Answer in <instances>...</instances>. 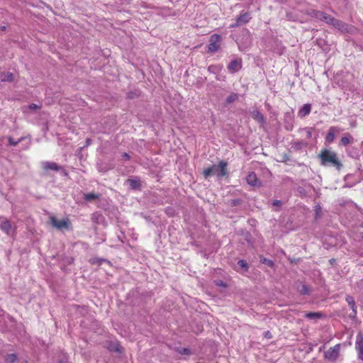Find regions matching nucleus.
I'll return each instance as SVG.
<instances>
[{
	"label": "nucleus",
	"mask_w": 363,
	"mask_h": 363,
	"mask_svg": "<svg viewBox=\"0 0 363 363\" xmlns=\"http://www.w3.org/2000/svg\"><path fill=\"white\" fill-rule=\"evenodd\" d=\"M122 157H123L124 160H130V155H129L128 153H126V152H124V153L122 155Z\"/></svg>",
	"instance_id": "obj_38"
},
{
	"label": "nucleus",
	"mask_w": 363,
	"mask_h": 363,
	"mask_svg": "<svg viewBox=\"0 0 363 363\" xmlns=\"http://www.w3.org/2000/svg\"><path fill=\"white\" fill-rule=\"evenodd\" d=\"M281 204H282V202L280 200H274L272 202V206L278 207V208H280Z\"/></svg>",
	"instance_id": "obj_34"
},
{
	"label": "nucleus",
	"mask_w": 363,
	"mask_h": 363,
	"mask_svg": "<svg viewBox=\"0 0 363 363\" xmlns=\"http://www.w3.org/2000/svg\"><path fill=\"white\" fill-rule=\"evenodd\" d=\"M98 169L99 171L101 172H106L108 170V168L106 167H103L102 165H99Z\"/></svg>",
	"instance_id": "obj_35"
},
{
	"label": "nucleus",
	"mask_w": 363,
	"mask_h": 363,
	"mask_svg": "<svg viewBox=\"0 0 363 363\" xmlns=\"http://www.w3.org/2000/svg\"><path fill=\"white\" fill-rule=\"evenodd\" d=\"M345 300L348 303L349 306L352 309V313L350 314V318L352 319H355L357 317V306L355 304V301L352 296L350 295H347Z\"/></svg>",
	"instance_id": "obj_11"
},
{
	"label": "nucleus",
	"mask_w": 363,
	"mask_h": 363,
	"mask_svg": "<svg viewBox=\"0 0 363 363\" xmlns=\"http://www.w3.org/2000/svg\"><path fill=\"white\" fill-rule=\"evenodd\" d=\"M289 128H290V130H292V128H290V126H288L287 130H289Z\"/></svg>",
	"instance_id": "obj_46"
},
{
	"label": "nucleus",
	"mask_w": 363,
	"mask_h": 363,
	"mask_svg": "<svg viewBox=\"0 0 363 363\" xmlns=\"http://www.w3.org/2000/svg\"><path fill=\"white\" fill-rule=\"evenodd\" d=\"M311 105L310 104H306L298 111V116L300 118H304L311 113Z\"/></svg>",
	"instance_id": "obj_19"
},
{
	"label": "nucleus",
	"mask_w": 363,
	"mask_h": 363,
	"mask_svg": "<svg viewBox=\"0 0 363 363\" xmlns=\"http://www.w3.org/2000/svg\"><path fill=\"white\" fill-rule=\"evenodd\" d=\"M260 262L262 264H264L271 268H273L274 267V262L272 259H269L265 257H262Z\"/></svg>",
	"instance_id": "obj_29"
},
{
	"label": "nucleus",
	"mask_w": 363,
	"mask_h": 363,
	"mask_svg": "<svg viewBox=\"0 0 363 363\" xmlns=\"http://www.w3.org/2000/svg\"><path fill=\"white\" fill-rule=\"evenodd\" d=\"M216 284L219 286H226V284L224 283V281L221 280H218L216 281Z\"/></svg>",
	"instance_id": "obj_36"
},
{
	"label": "nucleus",
	"mask_w": 363,
	"mask_h": 363,
	"mask_svg": "<svg viewBox=\"0 0 363 363\" xmlns=\"http://www.w3.org/2000/svg\"><path fill=\"white\" fill-rule=\"evenodd\" d=\"M251 19L250 13L248 12H242L237 18V25H244L247 23Z\"/></svg>",
	"instance_id": "obj_16"
},
{
	"label": "nucleus",
	"mask_w": 363,
	"mask_h": 363,
	"mask_svg": "<svg viewBox=\"0 0 363 363\" xmlns=\"http://www.w3.org/2000/svg\"><path fill=\"white\" fill-rule=\"evenodd\" d=\"M4 360L6 363H14L18 361V357L16 354H8L5 356Z\"/></svg>",
	"instance_id": "obj_24"
},
{
	"label": "nucleus",
	"mask_w": 363,
	"mask_h": 363,
	"mask_svg": "<svg viewBox=\"0 0 363 363\" xmlns=\"http://www.w3.org/2000/svg\"><path fill=\"white\" fill-rule=\"evenodd\" d=\"M1 82H12L13 80V74L11 72H2L0 74Z\"/></svg>",
	"instance_id": "obj_21"
},
{
	"label": "nucleus",
	"mask_w": 363,
	"mask_h": 363,
	"mask_svg": "<svg viewBox=\"0 0 363 363\" xmlns=\"http://www.w3.org/2000/svg\"><path fill=\"white\" fill-rule=\"evenodd\" d=\"M22 140H23V138H21L18 140L16 141L13 138L9 137V144L10 145L16 146Z\"/></svg>",
	"instance_id": "obj_33"
},
{
	"label": "nucleus",
	"mask_w": 363,
	"mask_h": 363,
	"mask_svg": "<svg viewBox=\"0 0 363 363\" xmlns=\"http://www.w3.org/2000/svg\"><path fill=\"white\" fill-rule=\"evenodd\" d=\"M0 229L8 236H12L16 231L15 225L5 217H0Z\"/></svg>",
	"instance_id": "obj_3"
},
{
	"label": "nucleus",
	"mask_w": 363,
	"mask_h": 363,
	"mask_svg": "<svg viewBox=\"0 0 363 363\" xmlns=\"http://www.w3.org/2000/svg\"><path fill=\"white\" fill-rule=\"evenodd\" d=\"M126 182L133 190H140L141 189V183L139 178L128 179Z\"/></svg>",
	"instance_id": "obj_18"
},
{
	"label": "nucleus",
	"mask_w": 363,
	"mask_h": 363,
	"mask_svg": "<svg viewBox=\"0 0 363 363\" xmlns=\"http://www.w3.org/2000/svg\"><path fill=\"white\" fill-rule=\"evenodd\" d=\"M216 69V66H214V65H211V66H209V67H208V71L209 72H213V73H214V72H215Z\"/></svg>",
	"instance_id": "obj_37"
},
{
	"label": "nucleus",
	"mask_w": 363,
	"mask_h": 363,
	"mask_svg": "<svg viewBox=\"0 0 363 363\" xmlns=\"http://www.w3.org/2000/svg\"><path fill=\"white\" fill-rule=\"evenodd\" d=\"M342 129L337 126L330 127L328 132L325 138V142L328 143H333L335 138V133H338Z\"/></svg>",
	"instance_id": "obj_10"
},
{
	"label": "nucleus",
	"mask_w": 363,
	"mask_h": 363,
	"mask_svg": "<svg viewBox=\"0 0 363 363\" xmlns=\"http://www.w3.org/2000/svg\"><path fill=\"white\" fill-rule=\"evenodd\" d=\"M227 162L220 161L218 165H213L203 170V174L206 178L211 177L213 174H217L219 177H223L227 175Z\"/></svg>",
	"instance_id": "obj_2"
},
{
	"label": "nucleus",
	"mask_w": 363,
	"mask_h": 363,
	"mask_svg": "<svg viewBox=\"0 0 363 363\" xmlns=\"http://www.w3.org/2000/svg\"><path fill=\"white\" fill-rule=\"evenodd\" d=\"M264 337H267V338H271L272 337V335H271V333L269 331H267L264 333Z\"/></svg>",
	"instance_id": "obj_41"
},
{
	"label": "nucleus",
	"mask_w": 363,
	"mask_h": 363,
	"mask_svg": "<svg viewBox=\"0 0 363 363\" xmlns=\"http://www.w3.org/2000/svg\"><path fill=\"white\" fill-rule=\"evenodd\" d=\"M221 37L220 35L218 34H213L211 36L209 44L208 45V50L207 52L208 53H214L217 52L220 47V43Z\"/></svg>",
	"instance_id": "obj_4"
},
{
	"label": "nucleus",
	"mask_w": 363,
	"mask_h": 363,
	"mask_svg": "<svg viewBox=\"0 0 363 363\" xmlns=\"http://www.w3.org/2000/svg\"><path fill=\"white\" fill-rule=\"evenodd\" d=\"M99 198V194L95 193H88L84 195V199L86 201H91Z\"/></svg>",
	"instance_id": "obj_25"
},
{
	"label": "nucleus",
	"mask_w": 363,
	"mask_h": 363,
	"mask_svg": "<svg viewBox=\"0 0 363 363\" xmlns=\"http://www.w3.org/2000/svg\"><path fill=\"white\" fill-rule=\"evenodd\" d=\"M238 265L241 268H245V270H247L249 267L247 262L244 259H240L238 262Z\"/></svg>",
	"instance_id": "obj_32"
},
{
	"label": "nucleus",
	"mask_w": 363,
	"mask_h": 363,
	"mask_svg": "<svg viewBox=\"0 0 363 363\" xmlns=\"http://www.w3.org/2000/svg\"><path fill=\"white\" fill-rule=\"evenodd\" d=\"M242 203V201L240 199H232L229 201V205L230 206H240L241 205Z\"/></svg>",
	"instance_id": "obj_30"
},
{
	"label": "nucleus",
	"mask_w": 363,
	"mask_h": 363,
	"mask_svg": "<svg viewBox=\"0 0 363 363\" xmlns=\"http://www.w3.org/2000/svg\"><path fill=\"white\" fill-rule=\"evenodd\" d=\"M289 128H290V130H292V128H290V126H288L287 130H289Z\"/></svg>",
	"instance_id": "obj_47"
},
{
	"label": "nucleus",
	"mask_w": 363,
	"mask_h": 363,
	"mask_svg": "<svg viewBox=\"0 0 363 363\" xmlns=\"http://www.w3.org/2000/svg\"><path fill=\"white\" fill-rule=\"evenodd\" d=\"M323 317V314L319 312H308L305 314V318L309 320L318 319Z\"/></svg>",
	"instance_id": "obj_23"
},
{
	"label": "nucleus",
	"mask_w": 363,
	"mask_h": 363,
	"mask_svg": "<svg viewBox=\"0 0 363 363\" xmlns=\"http://www.w3.org/2000/svg\"><path fill=\"white\" fill-rule=\"evenodd\" d=\"M354 142V138L350 133H345L340 140L339 145L347 147L348 145L353 144Z\"/></svg>",
	"instance_id": "obj_12"
},
{
	"label": "nucleus",
	"mask_w": 363,
	"mask_h": 363,
	"mask_svg": "<svg viewBox=\"0 0 363 363\" xmlns=\"http://www.w3.org/2000/svg\"><path fill=\"white\" fill-rule=\"evenodd\" d=\"M311 292L310 289L306 284H301L299 288V293L301 295H309Z\"/></svg>",
	"instance_id": "obj_27"
},
{
	"label": "nucleus",
	"mask_w": 363,
	"mask_h": 363,
	"mask_svg": "<svg viewBox=\"0 0 363 363\" xmlns=\"http://www.w3.org/2000/svg\"><path fill=\"white\" fill-rule=\"evenodd\" d=\"M28 108H29L30 109H33V110H34V109H37V108H38V105H36V104H30V105L28 106Z\"/></svg>",
	"instance_id": "obj_39"
},
{
	"label": "nucleus",
	"mask_w": 363,
	"mask_h": 363,
	"mask_svg": "<svg viewBox=\"0 0 363 363\" xmlns=\"http://www.w3.org/2000/svg\"><path fill=\"white\" fill-rule=\"evenodd\" d=\"M307 145L308 143L306 142H304L303 140H298L292 143V148H294L295 150H300L303 147H307Z\"/></svg>",
	"instance_id": "obj_22"
},
{
	"label": "nucleus",
	"mask_w": 363,
	"mask_h": 363,
	"mask_svg": "<svg viewBox=\"0 0 363 363\" xmlns=\"http://www.w3.org/2000/svg\"><path fill=\"white\" fill-rule=\"evenodd\" d=\"M238 99V95L236 93H232L225 99V104H230Z\"/></svg>",
	"instance_id": "obj_26"
},
{
	"label": "nucleus",
	"mask_w": 363,
	"mask_h": 363,
	"mask_svg": "<svg viewBox=\"0 0 363 363\" xmlns=\"http://www.w3.org/2000/svg\"><path fill=\"white\" fill-rule=\"evenodd\" d=\"M61 170H62V174L65 176H67L68 175V172L63 167H62V169H61Z\"/></svg>",
	"instance_id": "obj_43"
},
{
	"label": "nucleus",
	"mask_w": 363,
	"mask_h": 363,
	"mask_svg": "<svg viewBox=\"0 0 363 363\" xmlns=\"http://www.w3.org/2000/svg\"><path fill=\"white\" fill-rule=\"evenodd\" d=\"M252 118H253L255 121H258V122L261 123L262 124H264V123H266V120H265V118H264V116H263V115L261 113V112H260V111H259L258 110H255V111H253L252 112Z\"/></svg>",
	"instance_id": "obj_20"
},
{
	"label": "nucleus",
	"mask_w": 363,
	"mask_h": 363,
	"mask_svg": "<svg viewBox=\"0 0 363 363\" xmlns=\"http://www.w3.org/2000/svg\"><path fill=\"white\" fill-rule=\"evenodd\" d=\"M331 25L342 33H351L353 29L352 26L336 18H334Z\"/></svg>",
	"instance_id": "obj_7"
},
{
	"label": "nucleus",
	"mask_w": 363,
	"mask_h": 363,
	"mask_svg": "<svg viewBox=\"0 0 363 363\" xmlns=\"http://www.w3.org/2000/svg\"><path fill=\"white\" fill-rule=\"evenodd\" d=\"M43 167L45 170H53L55 172L60 171L62 169V166H59L54 162H44L43 163Z\"/></svg>",
	"instance_id": "obj_15"
},
{
	"label": "nucleus",
	"mask_w": 363,
	"mask_h": 363,
	"mask_svg": "<svg viewBox=\"0 0 363 363\" xmlns=\"http://www.w3.org/2000/svg\"><path fill=\"white\" fill-rule=\"evenodd\" d=\"M355 349L358 352V358L363 360V334L359 333L356 337Z\"/></svg>",
	"instance_id": "obj_9"
},
{
	"label": "nucleus",
	"mask_w": 363,
	"mask_h": 363,
	"mask_svg": "<svg viewBox=\"0 0 363 363\" xmlns=\"http://www.w3.org/2000/svg\"><path fill=\"white\" fill-rule=\"evenodd\" d=\"M107 348L110 352H115L117 353H122L123 348L117 342H109L107 345Z\"/></svg>",
	"instance_id": "obj_17"
},
{
	"label": "nucleus",
	"mask_w": 363,
	"mask_h": 363,
	"mask_svg": "<svg viewBox=\"0 0 363 363\" xmlns=\"http://www.w3.org/2000/svg\"><path fill=\"white\" fill-rule=\"evenodd\" d=\"M241 26V25H237V21H236L235 23L231 24V25L230 26V28H236V27H238V26Z\"/></svg>",
	"instance_id": "obj_42"
},
{
	"label": "nucleus",
	"mask_w": 363,
	"mask_h": 363,
	"mask_svg": "<svg viewBox=\"0 0 363 363\" xmlns=\"http://www.w3.org/2000/svg\"><path fill=\"white\" fill-rule=\"evenodd\" d=\"M3 30H4L6 29V27L5 26H3L2 28H1Z\"/></svg>",
	"instance_id": "obj_45"
},
{
	"label": "nucleus",
	"mask_w": 363,
	"mask_h": 363,
	"mask_svg": "<svg viewBox=\"0 0 363 363\" xmlns=\"http://www.w3.org/2000/svg\"><path fill=\"white\" fill-rule=\"evenodd\" d=\"M89 141H90V139H87V140H86V143H89Z\"/></svg>",
	"instance_id": "obj_49"
},
{
	"label": "nucleus",
	"mask_w": 363,
	"mask_h": 363,
	"mask_svg": "<svg viewBox=\"0 0 363 363\" xmlns=\"http://www.w3.org/2000/svg\"><path fill=\"white\" fill-rule=\"evenodd\" d=\"M177 352L181 354L190 355L191 354V350L186 347H182L177 349Z\"/></svg>",
	"instance_id": "obj_31"
},
{
	"label": "nucleus",
	"mask_w": 363,
	"mask_h": 363,
	"mask_svg": "<svg viewBox=\"0 0 363 363\" xmlns=\"http://www.w3.org/2000/svg\"><path fill=\"white\" fill-rule=\"evenodd\" d=\"M289 128H290V130H292V128H290V126H288L287 130H289Z\"/></svg>",
	"instance_id": "obj_48"
},
{
	"label": "nucleus",
	"mask_w": 363,
	"mask_h": 363,
	"mask_svg": "<svg viewBox=\"0 0 363 363\" xmlns=\"http://www.w3.org/2000/svg\"><path fill=\"white\" fill-rule=\"evenodd\" d=\"M311 16L318 20L323 21L326 23L331 25L334 20V17L326 13L324 11L313 10L311 13Z\"/></svg>",
	"instance_id": "obj_6"
},
{
	"label": "nucleus",
	"mask_w": 363,
	"mask_h": 363,
	"mask_svg": "<svg viewBox=\"0 0 363 363\" xmlns=\"http://www.w3.org/2000/svg\"><path fill=\"white\" fill-rule=\"evenodd\" d=\"M321 160V164L326 166L330 165L335 167L337 169H340L342 167V164L337 157V154L335 152L323 149L321 150L318 155Z\"/></svg>",
	"instance_id": "obj_1"
},
{
	"label": "nucleus",
	"mask_w": 363,
	"mask_h": 363,
	"mask_svg": "<svg viewBox=\"0 0 363 363\" xmlns=\"http://www.w3.org/2000/svg\"><path fill=\"white\" fill-rule=\"evenodd\" d=\"M346 152L347 153V155L352 157H357L358 156V152L357 150V149L355 148H347L346 149Z\"/></svg>",
	"instance_id": "obj_28"
},
{
	"label": "nucleus",
	"mask_w": 363,
	"mask_h": 363,
	"mask_svg": "<svg viewBox=\"0 0 363 363\" xmlns=\"http://www.w3.org/2000/svg\"><path fill=\"white\" fill-rule=\"evenodd\" d=\"M306 136L308 138H311L312 136V133L309 128H307Z\"/></svg>",
	"instance_id": "obj_40"
},
{
	"label": "nucleus",
	"mask_w": 363,
	"mask_h": 363,
	"mask_svg": "<svg viewBox=\"0 0 363 363\" xmlns=\"http://www.w3.org/2000/svg\"><path fill=\"white\" fill-rule=\"evenodd\" d=\"M340 344H337L335 346L330 347L327 351L324 352L325 359L331 362L336 361L340 355Z\"/></svg>",
	"instance_id": "obj_5"
},
{
	"label": "nucleus",
	"mask_w": 363,
	"mask_h": 363,
	"mask_svg": "<svg viewBox=\"0 0 363 363\" xmlns=\"http://www.w3.org/2000/svg\"><path fill=\"white\" fill-rule=\"evenodd\" d=\"M242 67L241 59H235L232 60L228 65V69L231 73H235L239 71Z\"/></svg>",
	"instance_id": "obj_13"
},
{
	"label": "nucleus",
	"mask_w": 363,
	"mask_h": 363,
	"mask_svg": "<svg viewBox=\"0 0 363 363\" xmlns=\"http://www.w3.org/2000/svg\"><path fill=\"white\" fill-rule=\"evenodd\" d=\"M128 97L130 99L133 98V94L132 92L128 93Z\"/></svg>",
	"instance_id": "obj_44"
},
{
	"label": "nucleus",
	"mask_w": 363,
	"mask_h": 363,
	"mask_svg": "<svg viewBox=\"0 0 363 363\" xmlns=\"http://www.w3.org/2000/svg\"><path fill=\"white\" fill-rule=\"evenodd\" d=\"M248 184L252 186H261V182L258 180L257 175L255 172H250L248 174L246 178Z\"/></svg>",
	"instance_id": "obj_14"
},
{
	"label": "nucleus",
	"mask_w": 363,
	"mask_h": 363,
	"mask_svg": "<svg viewBox=\"0 0 363 363\" xmlns=\"http://www.w3.org/2000/svg\"><path fill=\"white\" fill-rule=\"evenodd\" d=\"M50 221H51V223L53 225V227H55V228H57L58 230H62L64 228L68 229L69 226V222L67 218L62 219V220H58L55 217L52 216L50 218Z\"/></svg>",
	"instance_id": "obj_8"
}]
</instances>
